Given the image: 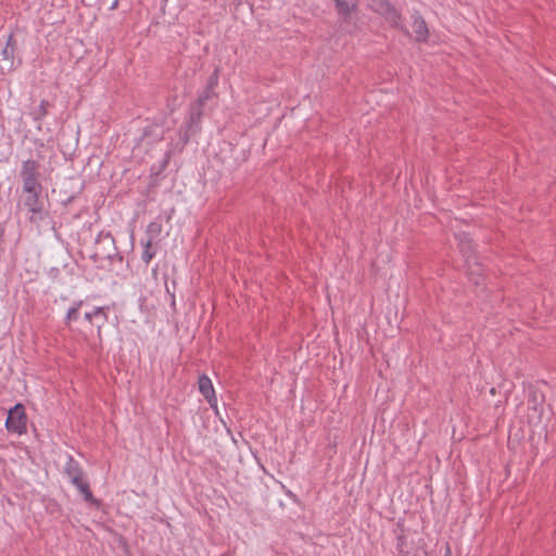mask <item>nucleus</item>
Instances as JSON below:
<instances>
[{
  "instance_id": "a211bd4d",
  "label": "nucleus",
  "mask_w": 556,
  "mask_h": 556,
  "mask_svg": "<svg viewBox=\"0 0 556 556\" xmlns=\"http://www.w3.org/2000/svg\"><path fill=\"white\" fill-rule=\"evenodd\" d=\"M217 84V71H215L214 75L210 79V86L214 87Z\"/></svg>"
},
{
  "instance_id": "2eb2a0df",
  "label": "nucleus",
  "mask_w": 556,
  "mask_h": 556,
  "mask_svg": "<svg viewBox=\"0 0 556 556\" xmlns=\"http://www.w3.org/2000/svg\"><path fill=\"white\" fill-rule=\"evenodd\" d=\"M71 481L75 486H77L78 484L83 483L85 480H84L83 473H80L79 476L72 477Z\"/></svg>"
},
{
  "instance_id": "f3484780",
  "label": "nucleus",
  "mask_w": 556,
  "mask_h": 556,
  "mask_svg": "<svg viewBox=\"0 0 556 556\" xmlns=\"http://www.w3.org/2000/svg\"><path fill=\"white\" fill-rule=\"evenodd\" d=\"M7 47L8 48H14L15 47V41H14V38H13V35H10L9 38H8V42H7Z\"/></svg>"
},
{
  "instance_id": "0eeeda50",
  "label": "nucleus",
  "mask_w": 556,
  "mask_h": 556,
  "mask_svg": "<svg viewBox=\"0 0 556 556\" xmlns=\"http://www.w3.org/2000/svg\"><path fill=\"white\" fill-rule=\"evenodd\" d=\"M339 15L349 17L357 10V0H333Z\"/></svg>"
},
{
  "instance_id": "423d86ee",
  "label": "nucleus",
  "mask_w": 556,
  "mask_h": 556,
  "mask_svg": "<svg viewBox=\"0 0 556 556\" xmlns=\"http://www.w3.org/2000/svg\"><path fill=\"white\" fill-rule=\"evenodd\" d=\"M413 33L414 38L418 42H425L429 37V29L426 21L418 14L413 16Z\"/></svg>"
},
{
  "instance_id": "9b49d317",
  "label": "nucleus",
  "mask_w": 556,
  "mask_h": 556,
  "mask_svg": "<svg viewBox=\"0 0 556 556\" xmlns=\"http://www.w3.org/2000/svg\"><path fill=\"white\" fill-rule=\"evenodd\" d=\"M155 252L152 251V248H151V241H147V243L144 244V250L142 252V260L148 264L154 256Z\"/></svg>"
},
{
  "instance_id": "412c9836",
  "label": "nucleus",
  "mask_w": 556,
  "mask_h": 556,
  "mask_svg": "<svg viewBox=\"0 0 556 556\" xmlns=\"http://www.w3.org/2000/svg\"><path fill=\"white\" fill-rule=\"evenodd\" d=\"M117 1H115L113 4H112V8L111 9H116L117 8Z\"/></svg>"
},
{
  "instance_id": "9d476101",
  "label": "nucleus",
  "mask_w": 556,
  "mask_h": 556,
  "mask_svg": "<svg viewBox=\"0 0 556 556\" xmlns=\"http://www.w3.org/2000/svg\"><path fill=\"white\" fill-rule=\"evenodd\" d=\"M49 102L47 100H42L38 110L34 113V117L36 121L42 119L48 114Z\"/></svg>"
},
{
  "instance_id": "f257e3e1",
  "label": "nucleus",
  "mask_w": 556,
  "mask_h": 556,
  "mask_svg": "<svg viewBox=\"0 0 556 556\" xmlns=\"http://www.w3.org/2000/svg\"><path fill=\"white\" fill-rule=\"evenodd\" d=\"M27 417L22 404H16L9 410L5 421L7 429L11 432L22 434L26 431Z\"/></svg>"
},
{
  "instance_id": "20e7f679",
  "label": "nucleus",
  "mask_w": 556,
  "mask_h": 556,
  "mask_svg": "<svg viewBox=\"0 0 556 556\" xmlns=\"http://www.w3.org/2000/svg\"><path fill=\"white\" fill-rule=\"evenodd\" d=\"M40 192L41 189L23 190V204L34 215L30 220H34V217L42 211V203L39 200Z\"/></svg>"
},
{
  "instance_id": "39448f33",
  "label": "nucleus",
  "mask_w": 556,
  "mask_h": 556,
  "mask_svg": "<svg viewBox=\"0 0 556 556\" xmlns=\"http://www.w3.org/2000/svg\"><path fill=\"white\" fill-rule=\"evenodd\" d=\"M199 391L206 399L210 406L215 410L216 415H218L215 390L211 379L206 375H202L199 377Z\"/></svg>"
},
{
  "instance_id": "6ab92c4d",
  "label": "nucleus",
  "mask_w": 556,
  "mask_h": 556,
  "mask_svg": "<svg viewBox=\"0 0 556 556\" xmlns=\"http://www.w3.org/2000/svg\"><path fill=\"white\" fill-rule=\"evenodd\" d=\"M462 250H463L464 252H466L467 250H468V251H470V245H469V243L464 244V245L462 247Z\"/></svg>"
},
{
  "instance_id": "ddd939ff",
  "label": "nucleus",
  "mask_w": 556,
  "mask_h": 556,
  "mask_svg": "<svg viewBox=\"0 0 556 556\" xmlns=\"http://www.w3.org/2000/svg\"><path fill=\"white\" fill-rule=\"evenodd\" d=\"M66 473L71 479L72 477L79 476L83 471L76 465L70 464L66 468Z\"/></svg>"
},
{
  "instance_id": "f03ea898",
  "label": "nucleus",
  "mask_w": 556,
  "mask_h": 556,
  "mask_svg": "<svg viewBox=\"0 0 556 556\" xmlns=\"http://www.w3.org/2000/svg\"><path fill=\"white\" fill-rule=\"evenodd\" d=\"M21 176L23 179V190L41 189L37 180L38 165L35 161L28 160L23 163Z\"/></svg>"
},
{
  "instance_id": "6e6552de",
  "label": "nucleus",
  "mask_w": 556,
  "mask_h": 556,
  "mask_svg": "<svg viewBox=\"0 0 556 556\" xmlns=\"http://www.w3.org/2000/svg\"><path fill=\"white\" fill-rule=\"evenodd\" d=\"M85 318L89 323H92V320L96 319L97 324H98V328L100 329V327L106 321L108 316H106L105 309L103 307H97L93 312L86 313Z\"/></svg>"
},
{
  "instance_id": "7ed1b4c3",
  "label": "nucleus",
  "mask_w": 556,
  "mask_h": 556,
  "mask_svg": "<svg viewBox=\"0 0 556 556\" xmlns=\"http://www.w3.org/2000/svg\"><path fill=\"white\" fill-rule=\"evenodd\" d=\"M374 10L384 16V18L394 26H399L401 16L388 0H374Z\"/></svg>"
},
{
  "instance_id": "4468645a",
  "label": "nucleus",
  "mask_w": 556,
  "mask_h": 556,
  "mask_svg": "<svg viewBox=\"0 0 556 556\" xmlns=\"http://www.w3.org/2000/svg\"><path fill=\"white\" fill-rule=\"evenodd\" d=\"M14 50H15V48H13V47H12L11 49H10V48H8V47H5V48L3 49V51H2V54H3V56H4L7 60H12V59H13V56H14Z\"/></svg>"
},
{
  "instance_id": "1a4fd4ad",
  "label": "nucleus",
  "mask_w": 556,
  "mask_h": 556,
  "mask_svg": "<svg viewBox=\"0 0 556 556\" xmlns=\"http://www.w3.org/2000/svg\"><path fill=\"white\" fill-rule=\"evenodd\" d=\"M76 488L84 495V498H85L86 502H88L89 504L94 505L97 507L100 506V502L97 498L93 497V495H92V493L90 491L88 482L84 481L83 483L78 484Z\"/></svg>"
},
{
  "instance_id": "dca6fc26",
  "label": "nucleus",
  "mask_w": 556,
  "mask_h": 556,
  "mask_svg": "<svg viewBox=\"0 0 556 556\" xmlns=\"http://www.w3.org/2000/svg\"><path fill=\"white\" fill-rule=\"evenodd\" d=\"M469 275L471 276V279L473 280L475 285H478L479 280L473 278L475 275H479L478 270L476 271L469 266Z\"/></svg>"
},
{
  "instance_id": "f8f14e48",
  "label": "nucleus",
  "mask_w": 556,
  "mask_h": 556,
  "mask_svg": "<svg viewBox=\"0 0 556 556\" xmlns=\"http://www.w3.org/2000/svg\"><path fill=\"white\" fill-rule=\"evenodd\" d=\"M81 301L78 302L74 307L70 308L66 315V320L70 323L72 320H76L78 317V311L81 305Z\"/></svg>"
},
{
  "instance_id": "aec40b11",
  "label": "nucleus",
  "mask_w": 556,
  "mask_h": 556,
  "mask_svg": "<svg viewBox=\"0 0 556 556\" xmlns=\"http://www.w3.org/2000/svg\"><path fill=\"white\" fill-rule=\"evenodd\" d=\"M207 98H208V94L203 96V97H201V98H200V101H201V102H204Z\"/></svg>"
}]
</instances>
